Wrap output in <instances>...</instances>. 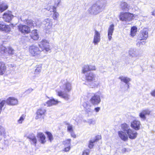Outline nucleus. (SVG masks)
I'll use <instances>...</instances> for the list:
<instances>
[{"mask_svg": "<svg viewBox=\"0 0 155 155\" xmlns=\"http://www.w3.org/2000/svg\"><path fill=\"white\" fill-rule=\"evenodd\" d=\"M148 31L146 28L141 30L139 35L138 38L140 40H146L148 37Z\"/></svg>", "mask_w": 155, "mask_h": 155, "instance_id": "nucleus-9", "label": "nucleus"}, {"mask_svg": "<svg viewBox=\"0 0 155 155\" xmlns=\"http://www.w3.org/2000/svg\"><path fill=\"white\" fill-rule=\"evenodd\" d=\"M100 110V107H97L94 108V110L96 112H98Z\"/></svg>", "mask_w": 155, "mask_h": 155, "instance_id": "nucleus-54", "label": "nucleus"}, {"mask_svg": "<svg viewBox=\"0 0 155 155\" xmlns=\"http://www.w3.org/2000/svg\"><path fill=\"white\" fill-rule=\"evenodd\" d=\"M69 133H70L71 137H73L74 138H75L76 137V136L75 134L74 131L70 132Z\"/></svg>", "mask_w": 155, "mask_h": 155, "instance_id": "nucleus-51", "label": "nucleus"}, {"mask_svg": "<svg viewBox=\"0 0 155 155\" xmlns=\"http://www.w3.org/2000/svg\"><path fill=\"white\" fill-rule=\"evenodd\" d=\"M122 151L123 152H126V149L125 148H124L122 149Z\"/></svg>", "mask_w": 155, "mask_h": 155, "instance_id": "nucleus-57", "label": "nucleus"}, {"mask_svg": "<svg viewBox=\"0 0 155 155\" xmlns=\"http://www.w3.org/2000/svg\"><path fill=\"white\" fill-rule=\"evenodd\" d=\"M86 81L90 87L92 88H97L100 85V82L96 75L92 72L87 73L85 75Z\"/></svg>", "mask_w": 155, "mask_h": 155, "instance_id": "nucleus-1", "label": "nucleus"}, {"mask_svg": "<svg viewBox=\"0 0 155 155\" xmlns=\"http://www.w3.org/2000/svg\"><path fill=\"white\" fill-rule=\"evenodd\" d=\"M30 35L31 38L34 40H37L38 38V35L36 30H34L32 31Z\"/></svg>", "mask_w": 155, "mask_h": 155, "instance_id": "nucleus-29", "label": "nucleus"}, {"mask_svg": "<svg viewBox=\"0 0 155 155\" xmlns=\"http://www.w3.org/2000/svg\"><path fill=\"white\" fill-rule=\"evenodd\" d=\"M14 50L11 47H9L7 48V51L6 53L8 52L9 54H14Z\"/></svg>", "mask_w": 155, "mask_h": 155, "instance_id": "nucleus-43", "label": "nucleus"}, {"mask_svg": "<svg viewBox=\"0 0 155 155\" xmlns=\"http://www.w3.org/2000/svg\"><path fill=\"white\" fill-rule=\"evenodd\" d=\"M151 94L152 96L155 97V90L152 91L151 92Z\"/></svg>", "mask_w": 155, "mask_h": 155, "instance_id": "nucleus-55", "label": "nucleus"}, {"mask_svg": "<svg viewBox=\"0 0 155 155\" xmlns=\"http://www.w3.org/2000/svg\"><path fill=\"white\" fill-rule=\"evenodd\" d=\"M89 66L88 65H84L82 68V72L83 73L85 74L86 72L90 71L89 69Z\"/></svg>", "mask_w": 155, "mask_h": 155, "instance_id": "nucleus-35", "label": "nucleus"}, {"mask_svg": "<svg viewBox=\"0 0 155 155\" xmlns=\"http://www.w3.org/2000/svg\"><path fill=\"white\" fill-rule=\"evenodd\" d=\"M114 30V25L113 24L110 25L108 28V39L110 41L112 38V36Z\"/></svg>", "mask_w": 155, "mask_h": 155, "instance_id": "nucleus-19", "label": "nucleus"}, {"mask_svg": "<svg viewBox=\"0 0 155 155\" xmlns=\"http://www.w3.org/2000/svg\"><path fill=\"white\" fill-rule=\"evenodd\" d=\"M71 139H68L67 140H65L63 142V144L64 145H70L71 143Z\"/></svg>", "mask_w": 155, "mask_h": 155, "instance_id": "nucleus-48", "label": "nucleus"}, {"mask_svg": "<svg viewBox=\"0 0 155 155\" xmlns=\"http://www.w3.org/2000/svg\"><path fill=\"white\" fill-rule=\"evenodd\" d=\"M96 139H95L94 140H91L90 141L88 144V147L90 148L91 149L93 148L94 146L93 143L96 141Z\"/></svg>", "mask_w": 155, "mask_h": 155, "instance_id": "nucleus-39", "label": "nucleus"}, {"mask_svg": "<svg viewBox=\"0 0 155 155\" xmlns=\"http://www.w3.org/2000/svg\"><path fill=\"white\" fill-rule=\"evenodd\" d=\"M120 8L123 10H128L130 9V6L126 2H122L120 5Z\"/></svg>", "mask_w": 155, "mask_h": 155, "instance_id": "nucleus-26", "label": "nucleus"}, {"mask_svg": "<svg viewBox=\"0 0 155 155\" xmlns=\"http://www.w3.org/2000/svg\"><path fill=\"white\" fill-rule=\"evenodd\" d=\"M87 123L90 125L91 124L94 125L95 123V121L93 119H91L88 120Z\"/></svg>", "mask_w": 155, "mask_h": 155, "instance_id": "nucleus-47", "label": "nucleus"}, {"mask_svg": "<svg viewBox=\"0 0 155 155\" xmlns=\"http://www.w3.org/2000/svg\"><path fill=\"white\" fill-rule=\"evenodd\" d=\"M25 118V115L24 114L22 115L19 119L18 120V123L19 124H21Z\"/></svg>", "mask_w": 155, "mask_h": 155, "instance_id": "nucleus-41", "label": "nucleus"}, {"mask_svg": "<svg viewBox=\"0 0 155 155\" xmlns=\"http://www.w3.org/2000/svg\"><path fill=\"white\" fill-rule=\"evenodd\" d=\"M19 31L23 34H28L30 31V28L26 25H20L18 26Z\"/></svg>", "mask_w": 155, "mask_h": 155, "instance_id": "nucleus-8", "label": "nucleus"}, {"mask_svg": "<svg viewBox=\"0 0 155 155\" xmlns=\"http://www.w3.org/2000/svg\"><path fill=\"white\" fill-rule=\"evenodd\" d=\"M90 101L93 105H98L101 102L100 96L97 94H95L90 99Z\"/></svg>", "mask_w": 155, "mask_h": 155, "instance_id": "nucleus-10", "label": "nucleus"}, {"mask_svg": "<svg viewBox=\"0 0 155 155\" xmlns=\"http://www.w3.org/2000/svg\"><path fill=\"white\" fill-rule=\"evenodd\" d=\"M103 9L96 3L93 4L88 10L89 13L94 15L100 13Z\"/></svg>", "mask_w": 155, "mask_h": 155, "instance_id": "nucleus-3", "label": "nucleus"}, {"mask_svg": "<svg viewBox=\"0 0 155 155\" xmlns=\"http://www.w3.org/2000/svg\"><path fill=\"white\" fill-rule=\"evenodd\" d=\"M38 45L42 51L45 50L46 51H48L50 50L49 43L46 40H43L39 42Z\"/></svg>", "mask_w": 155, "mask_h": 155, "instance_id": "nucleus-7", "label": "nucleus"}, {"mask_svg": "<svg viewBox=\"0 0 155 155\" xmlns=\"http://www.w3.org/2000/svg\"><path fill=\"white\" fill-rule=\"evenodd\" d=\"M46 112L45 108L44 107H41L38 109L36 112V115L35 119H38L41 118L44 115Z\"/></svg>", "mask_w": 155, "mask_h": 155, "instance_id": "nucleus-12", "label": "nucleus"}, {"mask_svg": "<svg viewBox=\"0 0 155 155\" xmlns=\"http://www.w3.org/2000/svg\"><path fill=\"white\" fill-rule=\"evenodd\" d=\"M97 137L99 139H100L101 138V136L100 135H98L97 136Z\"/></svg>", "mask_w": 155, "mask_h": 155, "instance_id": "nucleus-58", "label": "nucleus"}, {"mask_svg": "<svg viewBox=\"0 0 155 155\" xmlns=\"http://www.w3.org/2000/svg\"><path fill=\"white\" fill-rule=\"evenodd\" d=\"M59 3H60V2H58V4Z\"/></svg>", "mask_w": 155, "mask_h": 155, "instance_id": "nucleus-59", "label": "nucleus"}, {"mask_svg": "<svg viewBox=\"0 0 155 155\" xmlns=\"http://www.w3.org/2000/svg\"><path fill=\"white\" fill-rule=\"evenodd\" d=\"M150 111L148 109L143 110L139 113V116L143 120H144L146 119V115H149L150 114Z\"/></svg>", "mask_w": 155, "mask_h": 155, "instance_id": "nucleus-16", "label": "nucleus"}, {"mask_svg": "<svg viewBox=\"0 0 155 155\" xmlns=\"http://www.w3.org/2000/svg\"><path fill=\"white\" fill-rule=\"evenodd\" d=\"M90 71L95 70H96V68L94 65H90L89 66Z\"/></svg>", "mask_w": 155, "mask_h": 155, "instance_id": "nucleus-50", "label": "nucleus"}, {"mask_svg": "<svg viewBox=\"0 0 155 155\" xmlns=\"http://www.w3.org/2000/svg\"><path fill=\"white\" fill-rule=\"evenodd\" d=\"M60 102L57 100H55L54 99H52L47 101L46 104H47L48 106L49 107L57 104Z\"/></svg>", "mask_w": 155, "mask_h": 155, "instance_id": "nucleus-24", "label": "nucleus"}, {"mask_svg": "<svg viewBox=\"0 0 155 155\" xmlns=\"http://www.w3.org/2000/svg\"><path fill=\"white\" fill-rule=\"evenodd\" d=\"M121 128L124 131L126 132V133L128 130L130 129L129 126L126 124H122Z\"/></svg>", "mask_w": 155, "mask_h": 155, "instance_id": "nucleus-32", "label": "nucleus"}, {"mask_svg": "<svg viewBox=\"0 0 155 155\" xmlns=\"http://www.w3.org/2000/svg\"><path fill=\"white\" fill-rule=\"evenodd\" d=\"M0 30L8 32L10 31L11 28L9 25H6L4 23H2L0 24Z\"/></svg>", "mask_w": 155, "mask_h": 155, "instance_id": "nucleus-20", "label": "nucleus"}, {"mask_svg": "<svg viewBox=\"0 0 155 155\" xmlns=\"http://www.w3.org/2000/svg\"><path fill=\"white\" fill-rule=\"evenodd\" d=\"M102 9L104 8L107 4V0H98L96 2Z\"/></svg>", "mask_w": 155, "mask_h": 155, "instance_id": "nucleus-22", "label": "nucleus"}, {"mask_svg": "<svg viewBox=\"0 0 155 155\" xmlns=\"http://www.w3.org/2000/svg\"><path fill=\"white\" fill-rule=\"evenodd\" d=\"M151 13L152 15L155 16V9L153 12H152Z\"/></svg>", "mask_w": 155, "mask_h": 155, "instance_id": "nucleus-56", "label": "nucleus"}, {"mask_svg": "<svg viewBox=\"0 0 155 155\" xmlns=\"http://www.w3.org/2000/svg\"><path fill=\"white\" fill-rule=\"evenodd\" d=\"M127 133L129 138L131 139H134L136 138L137 135V133L136 131L130 128L127 131Z\"/></svg>", "mask_w": 155, "mask_h": 155, "instance_id": "nucleus-17", "label": "nucleus"}, {"mask_svg": "<svg viewBox=\"0 0 155 155\" xmlns=\"http://www.w3.org/2000/svg\"><path fill=\"white\" fill-rule=\"evenodd\" d=\"M90 153V150L89 149H87L84 150L82 155H89Z\"/></svg>", "mask_w": 155, "mask_h": 155, "instance_id": "nucleus-49", "label": "nucleus"}, {"mask_svg": "<svg viewBox=\"0 0 155 155\" xmlns=\"http://www.w3.org/2000/svg\"><path fill=\"white\" fill-rule=\"evenodd\" d=\"M46 133L48 135V137L49 140L51 142L53 139V137L52 134L51 133L48 132H46Z\"/></svg>", "mask_w": 155, "mask_h": 155, "instance_id": "nucleus-42", "label": "nucleus"}, {"mask_svg": "<svg viewBox=\"0 0 155 155\" xmlns=\"http://www.w3.org/2000/svg\"><path fill=\"white\" fill-rule=\"evenodd\" d=\"M134 15L129 12H122L120 15V18L121 21H130L134 19Z\"/></svg>", "mask_w": 155, "mask_h": 155, "instance_id": "nucleus-5", "label": "nucleus"}, {"mask_svg": "<svg viewBox=\"0 0 155 155\" xmlns=\"http://www.w3.org/2000/svg\"><path fill=\"white\" fill-rule=\"evenodd\" d=\"M61 81L62 83H65L63 86L64 92L60 90H56V92L58 95L59 96L68 100L69 99V95L67 92H69L71 90V84L70 83L67 81L66 80H62Z\"/></svg>", "mask_w": 155, "mask_h": 155, "instance_id": "nucleus-2", "label": "nucleus"}, {"mask_svg": "<svg viewBox=\"0 0 155 155\" xmlns=\"http://www.w3.org/2000/svg\"><path fill=\"white\" fill-rule=\"evenodd\" d=\"M6 51H7V48H6L5 47L1 46L0 47V51L1 53H6Z\"/></svg>", "mask_w": 155, "mask_h": 155, "instance_id": "nucleus-38", "label": "nucleus"}, {"mask_svg": "<svg viewBox=\"0 0 155 155\" xmlns=\"http://www.w3.org/2000/svg\"><path fill=\"white\" fill-rule=\"evenodd\" d=\"M66 124L67 125V131L70 132L74 131L73 125L68 123H66Z\"/></svg>", "mask_w": 155, "mask_h": 155, "instance_id": "nucleus-36", "label": "nucleus"}, {"mask_svg": "<svg viewBox=\"0 0 155 155\" xmlns=\"http://www.w3.org/2000/svg\"><path fill=\"white\" fill-rule=\"evenodd\" d=\"M101 40L100 33L97 30H95L93 42L94 45H97Z\"/></svg>", "mask_w": 155, "mask_h": 155, "instance_id": "nucleus-11", "label": "nucleus"}, {"mask_svg": "<svg viewBox=\"0 0 155 155\" xmlns=\"http://www.w3.org/2000/svg\"><path fill=\"white\" fill-rule=\"evenodd\" d=\"M21 21H22V18H21Z\"/></svg>", "mask_w": 155, "mask_h": 155, "instance_id": "nucleus-60", "label": "nucleus"}, {"mask_svg": "<svg viewBox=\"0 0 155 155\" xmlns=\"http://www.w3.org/2000/svg\"><path fill=\"white\" fill-rule=\"evenodd\" d=\"M118 134L120 137L124 141H126L128 140V138L127 135L123 131H119Z\"/></svg>", "mask_w": 155, "mask_h": 155, "instance_id": "nucleus-21", "label": "nucleus"}, {"mask_svg": "<svg viewBox=\"0 0 155 155\" xmlns=\"http://www.w3.org/2000/svg\"><path fill=\"white\" fill-rule=\"evenodd\" d=\"M6 70V67L5 64L2 62H0V75L4 74Z\"/></svg>", "mask_w": 155, "mask_h": 155, "instance_id": "nucleus-23", "label": "nucleus"}, {"mask_svg": "<svg viewBox=\"0 0 155 155\" xmlns=\"http://www.w3.org/2000/svg\"><path fill=\"white\" fill-rule=\"evenodd\" d=\"M5 134V128L0 126V136Z\"/></svg>", "mask_w": 155, "mask_h": 155, "instance_id": "nucleus-45", "label": "nucleus"}, {"mask_svg": "<svg viewBox=\"0 0 155 155\" xmlns=\"http://www.w3.org/2000/svg\"><path fill=\"white\" fill-rule=\"evenodd\" d=\"M129 53V55L132 57H136L137 56L135 51L134 49H130Z\"/></svg>", "mask_w": 155, "mask_h": 155, "instance_id": "nucleus-31", "label": "nucleus"}, {"mask_svg": "<svg viewBox=\"0 0 155 155\" xmlns=\"http://www.w3.org/2000/svg\"><path fill=\"white\" fill-rule=\"evenodd\" d=\"M38 137L39 138L40 141L42 143H44L45 142V137L44 134L42 133H38L37 134Z\"/></svg>", "mask_w": 155, "mask_h": 155, "instance_id": "nucleus-28", "label": "nucleus"}, {"mask_svg": "<svg viewBox=\"0 0 155 155\" xmlns=\"http://www.w3.org/2000/svg\"><path fill=\"white\" fill-rule=\"evenodd\" d=\"M137 28L135 26L131 28L130 31V35L132 37L134 36L136 34L137 31Z\"/></svg>", "mask_w": 155, "mask_h": 155, "instance_id": "nucleus-33", "label": "nucleus"}, {"mask_svg": "<svg viewBox=\"0 0 155 155\" xmlns=\"http://www.w3.org/2000/svg\"><path fill=\"white\" fill-rule=\"evenodd\" d=\"M5 101L7 104L11 106L16 105L18 102L17 99L14 97H9Z\"/></svg>", "mask_w": 155, "mask_h": 155, "instance_id": "nucleus-13", "label": "nucleus"}, {"mask_svg": "<svg viewBox=\"0 0 155 155\" xmlns=\"http://www.w3.org/2000/svg\"><path fill=\"white\" fill-rule=\"evenodd\" d=\"M59 13L56 11L55 12H54L52 17L54 20H57L58 18L59 17Z\"/></svg>", "mask_w": 155, "mask_h": 155, "instance_id": "nucleus-40", "label": "nucleus"}, {"mask_svg": "<svg viewBox=\"0 0 155 155\" xmlns=\"http://www.w3.org/2000/svg\"><path fill=\"white\" fill-rule=\"evenodd\" d=\"M5 103V100H3L0 103V113H1L2 110V108L4 106Z\"/></svg>", "mask_w": 155, "mask_h": 155, "instance_id": "nucleus-46", "label": "nucleus"}, {"mask_svg": "<svg viewBox=\"0 0 155 155\" xmlns=\"http://www.w3.org/2000/svg\"><path fill=\"white\" fill-rule=\"evenodd\" d=\"M29 139L30 140V141L32 144L35 145L37 142V140L35 137L34 136H31L29 137Z\"/></svg>", "mask_w": 155, "mask_h": 155, "instance_id": "nucleus-37", "label": "nucleus"}, {"mask_svg": "<svg viewBox=\"0 0 155 155\" xmlns=\"http://www.w3.org/2000/svg\"><path fill=\"white\" fill-rule=\"evenodd\" d=\"M119 79L120 80L125 83L127 84L128 88H129V85L128 83L130 81V79L127 77H125L123 76L119 77Z\"/></svg>", "mask_w": 155, "mask_h": 155, "instance_id": "nucleus-25", "label": "nucleus"}, {"mask_svg": "<svg viewBox=\"0 0 155 155\" xmlns=\"http://www.w3.org/2000/svg\"><path fill=\"white\" fill-rule=\"evenodd\" d=\"M43 23L45 25V29L47 30H49L51 28L53 23L51 19L49 18L45 19L43 21Z\"/></svg>", "mask_w": 155, "mask_h": 155, "instance_id": "nucleus-14", "label": "nucleus"}, {"mask_svg": "<svg viewBox=\"0 0 155 155\" xmlns=\"http://www.w3.org/2000/svg\"><path fill=\"white\" fill-rule=\"evenodd\" d=\"M70 148H71L70 147V146H69L67 147H65L64 149V150L65 152L68 151L70 150Z\"/></svg>", "mask_w": 155, "mask_h": 155, "instance_id": "nucleus-53", "label": "nucleus"}, {"mask_svg": "<svg viewBox=\"0 0 155 155\" xmlns=\"http://www.w3.org/2000/svg\"><path fill=\"white\" fill-rule=\"evenodd\" d=\"M28 51L31 56L37 57L40 55L41 51L39 49L37 46L32 45L29 47Z\"/></svg>", "mask_w": 155, "mask_h": 155, "instance_id": "nucleus-4", "label": "nucleus"}, {"mask_svg": "<svg viewBox=\"0 0 155 155\" xmlns=\"http://www.w3.org/2000/svg\"><path fill=\"white\" fill-rule=\"evenodd\" d=\"M41 66L38 65L35 70V73L36 74H39L41 71Z\"/></svg>", "mask_w": 155, "mask_h": 155, "instance_id": "nucleus-44", "label": "nucleus"}, {"mask_svg": "<svg viewBox=\"0 0 155 155\" xmlns=\"http://www.w3.org/2000/svg\"><path fill=\"white\" fill-rule=\"evenodd\" d=\"M48 11H49L51 12H54L56 11V8L54 6H50L46 8Z\"/></svg>", "mask_w": 155, "mask_h": 155, "instance_id": "nucleus-34", "label": "nucleus"}, {"mask_svg": "<svg viewBox=\"0 0 155 155\" xmlns=\"http://www.w3.org/2000/svg\"><path fill=\"white\" fill-rule=\"evenodd\" d=\"M23 21L31 27L34 26L36 25L33 21L30 19L24 20Z\"/></svg>", "mask_w": 155, "mask_h": 155, "instance_id": "nucleus-27", "label": "nucleus"}, {"mask_svg": "<svg viewBox=\"0 0 155 155\" xmlns=\"http://www.w3.org/2000/svg\"><path fill=\"white\" fill-rule=\"evenodd\" d=\"M8 7L7 4L5 3H2L0 5V12H2L6 10Z\"/></svg>", "mask_w": 155, "mask_h": 155, "instance_id": "nucleus-30", "label": "nucleus"}, {"mask_svg": "<svg viewBox=\"0 0 155 155\" xmlns=\"http://www.w3.org/2000/svg\"><path fill=\"white\" fill-rule=\"evenodd\" d=\"M33 90V89L31 88H29L25 91V92L27 93H31Z\"/></svg>", "mask_w": 155, "mask_h": 155, "instance_id": "nucleus-52", "label": "nucleus"}, {"mask_svg": "<svg viewBox=\"0 0 155 155\" xmlns=\"http://www.w3.org/2000/svg\"><path fill=\"white\" fill-rule=\"evenodd\" d=\"M83 107L86 113L88 116H91L93 113L94 110L92 108L91 106L88 102H85L83 104Z\"/></svg>", "mask_w": 155, "mask_h": 155, "instance_id": "nucleus-6", "label": "nucleus"}, {"mask_svg": "<svg viewBox=\"0 0 155 155\" xmlns=\"http://www.w3.org/2000/svg\"><path fill=\"white\" fill-rule=\"evenodd\" d=\"M13 17L12 12L8 11L5 12L3 15V18L4 20L7 22H9Z\"/></svg>", "mask_w": 155, "mask_h": 155, "instance_id": "nucleus-15", "label": "nucleus"}, {"mask_svg": "<svg viewBox=\"0 0 155 155\" xmlns=\"http://www.w3.org/2000/svg\"><path fill=\"white\" fill-rule=\"evenodd\" d=\"M141 125L140 122L139 121L134 120L131 122V127L136 130H139Z\"/></svg>", "mask_w": 155, "mask_h": 155, "instance_id": "nucleus-18", "label": "nucleus"}]
</instances>
